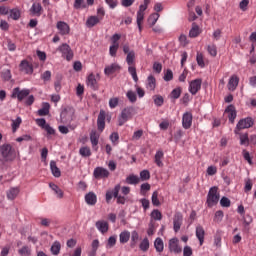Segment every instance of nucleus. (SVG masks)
Masks as SVG:
<instances>
[{
	"label": "nucleus",
	"mask_w": 256,
	"mask_h": 256,
	"mask_svg": "<svg viewBox=\"0 0 256 256\" xmlns=\"http://www.w3.org/2000/svg\"><path fill=\"white\" fill-rule=\"evenodd\" d=\"M255 125V119L253 117H246L242 118L238 121L234 133L235 135H239L240 131H243V129H251Z\"/></svg>",
	"instance_id": "nucleus-5"
},
{
	"label": "nucleus",
	"mask_w": 256,
	"mask_h": 256,
	"mask_svg": "<svg viewBox=\"0 0 256 256\" xmlns=\"http://www.w3.org/2000/svg\"><path fill=\"white\" fill-rule=\"evenodd\" d=\"M155 87H157V80L153 75H149L146 80V89L148 91H155Z\"/></svg>",
	"instance_id": "nucleus-23"
},
{
	"label": "nucleus",
	"mask_w": 256,
	"mask_h": 256,
	"mask_svg": "<svg viewBox=\"0 0 256 256\" xmlns=\"http://www.w3.org/2000/svg\"><path fill=\"white\" fill-rule=\"evenodd\" d=\"M65 53L67 61H71V59H73V50H71V47L67 44H65Z\"/></svg>",
	"instance_id": "nucleus-59"
},
{
	"label": "nucleus",
	"mask_w": 256,
	"mask_h": 256,
	"mask_svg": "<svg viewBox=\"0 0 256 256\" xmlns=\"http://www.w3.org/2000/svg\"><path fill=\"white\" fill-rule=\"evenodd\" d=\"M115 245H117V236H110L106 244V249H113Z\"/></svg>",
	"instance_id": "nucleus-38"
},
{
	"label": "nucleus",
	"mask_w": 256,
	"mask_h": 256,
	"mask_svg": "<svg viewBox=\"0 0 256 256\" xmlns=\"http://www.w3.org/2000/svg\"><path fill=\"white\" fill-rule=\"evenodd\" d=\"M138 241H139V232H137V230H134L131 232V242H130L131 247H135Z\"/></svg>",
	"instance_id": "nucleus-37"
},
{
	"label": "nucleus",
	"mask_w": 256,
	"mask_h": 256,
	"mask_svg": "<svg viewBox=\"0 0 256 256\" xmlns=\"http://www.w3.org/2000/svg\"><path fill=\"white\" fill-rule=\"evenodd\" d=\"M95 179H107L109 177V170L104 167H96L93 172Z\"/></svg>",
	"instance_id": "nucleus-11"
},
{
	"label": "nucleus",
	"mask_w": 256,
	"mask_h": 256,
	"mask_svg": "<svg viewBox=\"0 0 256 256\" xmlns=\"http://www.w3.org/2000/svg\"><path fill=\"white\" fill-rule=\"evenodd\" d=\"M100 21H103L105 17V9L103 7H99L97 9V16H96Z\"/></svg>",
	"instance_id": "nucleus-64"
},
{
	"label": "nucleus",
	"mask_w": 256,
	"mask_h": 256,
	"mask_svg": "<svg viewBox=\"0 0 256 256\" xmlns=\"http://www.w3.org/2000/svg\"><path fill=\"white\" fill-rule=\"evenodd\" d=\"M10 17L14 21L19 20L21 17V10H19L18 8H14V9L10 10Z\"/></svg>",
	"instance_id": "nucleus-42"
},
{
	"label": "nucleus",
	"mask_w": 256,
	"mask_h": 256,
	"mask_svg": "<svg viewBox=\"0 0 256 256\" xmlns=\"http://www.w3.org/2000/svg\"><path fill=\"white\" fill-rule=\"evenodd\" d=\"M86 85L93 91H97V89H99V83L97 81V76H95V74L91 73L86 79Z\"/></svg>",
	"instance_id": "nucleus-12"
},
{
	"label": "nucleus",
	"mask_w": 256,
	"mask_h": 256,
	"mask_svg": "<svg viewBox=\"0 0 256 256\" xmlns=\"http://www.w3.org/2000/svg\"><path fill=\"white\" fill-rule=\"evenodd\" d=\"M182 225H183V214L181 212H176L173 217L174 232L179 233Z\"/></svg>",
	"instance_id": "nucleus-9"
},
{
	"label": "nucleus",
	"mask_w": 256,
	"mask_h": 256,
	"mask_svg": "<svg viewBox=\"0 0 256 256\" xmlns=\"http://www.w3.org/2000/svg\"><path fill=\"white\" fill-rule=\"evenodd\" d=\"M153 101L156 107H163V103H165V99L161 95H154Z\"/></svg>",
	"instance_id": "nucleus-41"
},
{
	"label": "nucleus",
	"mask_w": 256,
	"mask_h": 256,
	"mask_svg": "<svg viewBox=\"0 0 256 256\" xmlns=\"http://www.w3.org/2000/svg\"><path fill=\"white\" fill-rule=\"evenodd\" d=\"M143 19H145V12H137V26L139 31H141V23H143Z\"/></svg>",
	"instance_id": "nucleus-55"
},
{
	"label": "nucleus",
	"mask_w": 256,
	"mask_h": 256,
	"mask_svg": "<svg viewBox=\"0 0 256 256\" xmlns=\"http://www.w3.org/2000/svg\"><path fill=\"white\" fill-rule=\"evenodd\" d=\"M207 51L209 55H211V57H217V46H215L214 44L208 45Z\"/></svg>",
	"instance_id": "nucleus-57"
},
{
	"label": "nucleus",
	"mask_w": 256,
	"mask_h": 256,
	"mask_svg": "<svg viewBox=\"0 0 256 256\" xmlns=\"http://www.w3.org/2000/svg\"><path fill=\"white\" fill-rule=\"evenodd\" d=\"M140 181L141 179L139 178V176L131 174L128 177H126L125 183H127V185H137L139 184Z\"/></svg>",
	"instance_id": "nucleus-28"
},
{
	"label": "nucleus",
	"mask_w": 256,
	"mask_h": 256,
	"mask_svg": "<svg viewBox=\"0 0 256 256\" xmlns=\"http://www.w3.org/2000/svg\"><path fill=\"white\" fill-rule=\"evenodd\" d=\"M31 93V90L29 89H22L19 87H16L12 90V99H18V101H23V99H25V97H29Z\"/></svg>",
	"instance_id": "nucleus-7"
},
{
	"label": "nucleus",
	"mask_w": 256,
	"mask_h": 256,
	"mask_svg": "<svg viewBox=\"0 0 256 256\" xmlns=\"http://www.w3.org/2000/svg\"><path fill=\"white\" fill-rule=\"evenodd\" d=\"M99 23H101V20L97 18V16H90L86 20V27H88V29H91L95 27V25H99Z\"/></svg>",
	"instance_id": "nucleus-26"
},
{
	"label": "nucleus",
	"mask_w": 256,
	"mask_h": 256,
	"mask_svg": "<svg viewBox=\"0 0 256 256\" xmlns=\"http://www.w3.org/2000/svg\"><path fill=\"white\" fill-rule=\"evenodd\" d=\"M105 111L104 110H100V113L98 115L97 118V127H98V131L103 132L105 129Z\"/></svg>",
	"instance_id": "nucleus-17"
},
{
	"label": "nucleus",
	"mask_w": 256,
	"mask_h": 256,
	"mask_svg": "<svg viewBox=\"0 0 256 256\" xmlns=\"http://www.w3.org/2000/svg\"><path fill=\"white\" fill-rule=\"evenodd\" d=\"M139 247H140V250H141V251H144V252H145V251H149V239H148V238H144V239L141 241Z\"/></svg>",
	"instance_id": "nucleus-53"
},
{
	"label": "nucleus",
	"mask_w": 256,
	"mask_h": 256,
	"mask_svg": "<svg viewBox=\"0 0 256 256\" xmlns=\"http://www.w3.org/2000/svg\"><path fill=\"white\" fill-rule=\"evenodd\" d=\"M123 53L126 56V63L128 65V73L131 75L133 81L137 83L139 81V77L137 76V68H135V51L130 50L129 44H125L123 46Z\"/></svg>",
	"instance_id": "nucleus-2"
},
{
	"label": "nucleus",
	"mask_w": 256,
	"mask_h": 256,
	"mask_svg": "<svg viewBox=\"0 0 256 256\" xmlns=\"http://www.w3.org/2000/svg\"><path fill=\"white\" fill-rule=\"evenodd\" d=\"M200 34H201V30L199 29V26L193 25L189 32V37H192V38L199 37Z\"/></svg>",
	"instance_id": "nucleus-40"
},
{
	"label": "nucleus",
	"mask_w": 256,
	"mask_h": 256,
	"mask_svg": "<svg viewBox=\"0 0 256 256\" xmlns=\"http://www.w3.org/2000/svg\"><path fill=\"white\" fill-rule=\"evenodd\" d=\"M120 243L125 244L131 239V232L123 231L119 235Z\"/></svg>",
	"instance_id": "nucleus-33"
},
{
	"label": "nucleus",
	"mask_w": 256,
	"mask_h": 256,
	"mask_svg": "<svg viewBox=\"0 0 256 256\" xmlns=\"http://www.w3.org/2000/svg\"><path fill=\"white\" fill-rule=\"evenodd\" d=\"M163 157H165L163 150H158L154 156V163L157 167H163Z\"/></svg>",
	"instance_id": "nucleus-24"
},
{
	"label": "nucleus",
	"mask_w": 256,
	"mask_h": 256,
	"mask_svg": "<svg viewBox=\"0 0 256 256\" xmlns=\"http://www.w3.org/2000/svg\"><path fill=\"white\" fill-rule=\"evenodd\" d=\"M19 195V188H11L8 192H7V197L8 199H10V201H13V199H16L17 196Z\"/></svg>",
	"instance_id": "nucleus-34"
},
{
	"label": "nucleus",
	"mask_w": 256,
	"mask_h": 256,
	"mask_svg": "<svg viewBox=\"0 0 256 256\" xmlns=\"http://www.w3.org/2000/svg\"><path fill=\"white\" fill-rule=\"evenodd\" d=\"M79 155H81V157H91V148H89L88 146H83L79 149Z\"/></svg>",
	"instance_id": "nucleus-36"
},
{
	"label": "nucleus",
	"mask_w": 256,
	"mask_h": 256,
	"mask_svg": "<svg viewBox=\"0 0 256 256\" xmlns=\"http://www.w3.org/2000/svg\"><path fill=\"white\" fill-rule=\"evenodd\" d=\"M225 216V214L223 213L222 210H218L215 212L214 215V221L215 223H221V221H223V217Z\"/></svg>",
	"instance_id": "nucleus-54"
},
{
	"label": "nucleus",
	"mask_w": 256,
	"mask_h": 256,
	"mask_svg": "<svg viewBox=\"0 0 256 256\" xmlns=\"http://www.w3.org/2000/svg\"><path fill=\"white\" fill-rule=\"evenodd\" d=\"M121 71V66L118 63H112L104 68V74L109 77L117 72Z\"/></svg>",
	"instance_id": "nucleus-15"
},
{
	"label": "nucleus",
	"mask_w": 256,
	"mask_h": 256,
	"mask_svg": "<svg viewBox=\"0 0 256 256\" xmlns=\"http://www.w3.org/2000/svg\"><path fill=\"white\" fill-rule=\"evenodd\" d=\"M182 91L183 90L181 89V87H177V88L173 89L170 94L171 99H179L181 97Z\"/></svg>",
	"instance_id": "nucleus-43"
},
{
	"label": "nucleus",
	"mask_w": 256,
	"mask_h": 256,
	"mask_svg": "<svg viewBox=\"0 0 256 256\" xmlns=\"http://www.w3.org/2000/svg\"><path fill=\"white\" fill-rule=\"evenodd\" d=\"M75 117V108L66 107V121H73Z\"/></svg>",
	"instance_id": "nucleus-35"
},
{
	"label": "nucleus",
	"mask_w": 256,
	"mask_h": 256,
	"mask_svg": "<svg viewBox=\"0 0 256 256\" xmlns=\"http://www.w3.org/2000/svg\"><path fill=\"white\" fill-rule=\"evenodd\" d=\"M154 247L157 253H163V249H165V244L163 243V239L160 237L156 238L154 241Z\"/></svg>",
	"instance_id": "nucleus-30"
},
{
	"label": "nucleus",
	"mask_w": 256,
	"mask_h": 256,
	"mask_svg": "<svg viewBox=\"0 0 256 256\" xmlns=\"http://www.w3.org/2000/svg\"><path fill=\"white\" fill-rule=\"evenodd\" d=\"M159 13H153L149 16L148 18V23L153 27V25H155V23H157V21H159Z\"/></svg>",
	"instance_id": "nucleus-45"
},
{
	"label": "nucleus",
	"mask_w": 256,
	"mask_h": 256,
	"mask_svg": "<svg viewBox=\"0 0 256 256\" xmlns=\"http://www.w3.org/2000/svg\"><path fill=\"white\" fill-rule=\"evenodd\" d=\"M99 133L97 131L92 130L90 132V143L92 145L93 151H99Z\"/></svg>",
	"instance_id": "nucleus-14"
},
{
	"label": "nucleus",
	"mask_w": 256,
	"mask_h": 256,
	"mask_svg": "<svg viewBox=\"0 0 256 256\" xmlns=\"http://www.w3.org/2000/svg\"><path fill=\"white\" fill-rule=\"evenodd\" d=\"M152 205H154V207H159V205H161V202L159 201V192L154 191L152 194Z\"/></svg>",
	"instance_id": "nucleus-51"
},
{
	"label": "nucleus",
	"mask_w": 256,
	"mask_h": 256,
	"mask_svg": "<svg viewBox=\"0 0 256 256\" xmlns=\"http://www.w3.org/2000/svg\"><path fill=\"white\" fill-rule=\"evenodd\" d=\"M1 153H2V157H4V159H7V161H11V160L15 159V157L17 155L15 152V148H13V146H11V144L2 145Z\"/></svg>",
	"instance_id": "nucleus-6"
},
{
	"label": "nucleus",
	"mask_w": 256,
	"mask_h": 256,
	"mask_svg": "<svg viewBox=\"0 0 256 256\" xmlns=\"http://www.w3.org/2000/svg\"><path fill=\"white\" fill-rule=\"evenodd\" d=\"M96 229H98V231H100V233H102L104 235V233H107V231H109V223H107V221L104 220H99L96 222Z\"/></svg>",
	"instance_id": "nucleus-22"
},
{
	"label": "nucleus",
	"mask_w": 256,
	"mask_h": 256,
	"mask_svg": "<svg viewBox=\"0 0 256 256\" xmlns=\"http://www.w3.org/2000/svg\"><path fill=\"white\" fill-rule=\"evenodd\" d=\"M117 51H119V45L117 44H111L109 48V53L111 57H117Z\"/></svg>",
	"instance_id": "nucleus-58"
},
{
	"label": "nucleus",
	"mask_w": 256,
	"mask_h": 256,
	"mask_svg": "<svg viewBox=\"0 0 256 256\" xmlns=\"http://www.w3.org/2000/svg\"><path fill=\"white\" fill-rule=\"evenodd\" d=\"M74 9H87V3H85V0H75Z\"/></svg>",
	"instance_id": "nucleus-46"
},
{
	"label": "nucleus",
	"mask_w": 256,
	"mask_h": 256,
	"mask_svg": "<svg viewBox=\"0 0 256 256\" xmlns=\"http://www.w3.org/2000/svg\"><path fill=\"white\" fill-rule=\"evenodd\" d=\"M240 145L244 147H249L250 145V136L249 133H241L239 132Z\"/></svg>",
	"instance_id": "nucleus-25"
},
{
	"label": "nucleus",
	"mask_w": 256,
	"mask_h": 256,
	"mask_svg": "<svg viewBox=\"0 0 256 256\" xmlns=\"http://www.w3.org/2000/svg\"><path fill=\"white\" fill-rule=\"evenodd\" d=\"M221 207H231V200L229 198L223 196L220 200Z\"/></svg>",
	"instance_id": "nucleus-63"
},
{
	"label": "nucleus",
	"mask_w": 256,
	"mask_h": 256,
	"mask_svg": "<svg viewBox=\"0 0 256 256\" xmlns=\"http://www.w3.org/2000/svg\"><path fill=\"white\" fill-rule=\"evenodd\" d=\"M110 141L113 145H118L119 144V133L113 132L110 135Z\"/></svg>",
	"instance_id": "nucleus-61"
},
{
	"label": "nucleus",
	"mask_w": 256,
	"mask_h": 256,
	"mask_svg": "<svg viewBox=\"0 0 256 256\" xmlns=\"http://www.w3.org/2000/svg\"><path fill=\"white\" fill-rule=\"evenodd\" d=\"M151 190V185L149 183H144L140 187V193L141 195H145L147 191Z\"/></svg>",
	"instance_id": "nucleus-62"
},
{
	"label": "nucleus",
	"mask_w": 256,
	"mask_h": 256,
	"mask_svg": "<svg viewBox=\"0 0 256 256\" xmlns=\"http://www.w3.org/2000/svg\"><path fill=\"white\" fill-rule=\"evenodd\" d=\"M11 77H12L11 70L6 69L2 71L1 79H3V81H11Z\"/></svg>",
	"instance_id": "nucleus-52"
},
{
	"label": "nucleus",
	"mask_w": 256,
	"mask_h": 256,
	"mask_svg": "<svg viewBox=\"0 0 256 256\" xmlns=\"http://www.w3.org/2000/svg\"><path fill=\"white\" fill-rule=\"evenodd\" d=\"M42 12H43V6H41V3L35 2L30 8L31 15H34L35 17H41Z\"/></svg>",
	"instance_id": "nucleus-21"
},
{
	"label": "nucleus",
	"mask_w": 256,
	"mask_h": 256,
	"mask_svg": "<svg viewBox=\"0 0 256 256\" xmlns=\"http://www.w3.org/2000/svg\"><path fill=\"white\" fill-rule=\"evenodd\" d=\"M201 85H203V80L201 78L194 79L189 82L188 91L191 95H195L201 91Z\"/></svg>",
	"instance_id": "nucleus-8"
},
{
	"label": "nucleus",
	"mask_w": 256,
	"mask_h": 256,
	"mask_svg": "<svg viewBox=\"0 0 256 256\" xmlns=\"http://www.w3.org/2000/svg\"><path fill=\"white\" fill-rule=\"evenodd\" d=\"M131 193V188L128 186L121 187V184H117L114 186L112 190H108L106 192V203H111V199L113 197L116 199V203L118 205H125L127 202L126 195Z\"/></svg>",
	"instance_id": "nucleus-1"
},
{
	"label": "nucleus",
	"mask_w": 256,
	"mask_h": 256,
	"mask_svg": "<svg viewBox=\"0 0 256 256\" xmlns=\"http://www.w3.org/2000/svg\"><path fill=\"white\" fill-rule=\"evenodd\" d=\"M134 115H135V108L133 106L124 108L118 117L119 127H123V124L127 123L129 119H133Z\"/></svg>",
	"instance_id": "nucleus-4"
},
{
	"label": "nucleus",
	"mask_w": 256,
	"mask_h": 256,
	"mask_svg": "<svg viewBox=\"0 0 256 256\" xmlns=\"http://www.w3.org/2000/svg\"><path fill=\"white\" fill-rule=\"evenodd\" d=\"M191 125H193V114L185 112L182 116V127L184 129H191Z\"/></svg>",
	"instance_id": "nucleus-13"
},
{
	"label": "nucleus",
	"mask_w": 256,
	"mask_h": 256,
	"mask_svg": "<svg viewBox=\"0 0 256 256\" xmlns=\"http://www.w3.org/2000/svg\"><path fill=\"white\" fill-rule=\"evenodd\" d=\"M50 169L52 171V175H54L55 177H61V170L59 169V167H57V162L55 161H50Z\"/></svg>",
	"instance_id": "nucleus-31"
},
{
	"label": "nucleus",
	"mask_w": 256,
	"mask_h": 256,
	"mask_svg": "<svg viewBox=\"0 0 256 256\" xmlns=\"http://www.w3.org/2000/svg\"><path fill=\"white\" fill-rule=\"evenodd\" d=\"M49 109H51V105L47 102H44L42 104V108L38 110V115L40 117H45V116L49 115Z\"/></svg>",
	"instance_id": "nucleus-29"
},
{
	"label": "nucleus",
	"mask_w": 256,
	"mask_h": 256,
	"mask_svg": "<svg viewBox=\"0 0 256 256\" xmlns=\"http://www.w3.org/2000/svg\"><path fill=\"white\" fill-rule=\"evenodd\" d=\"M238 85H239V76L238 75H232L229 78L227 88L230 91H235V89H237Z\"/></svg>",
	"instance_id": "nucleus-18"
},
{
	"label": "nucleus",
	"mask_w": 256,
	"mask_h": 256,
	"mask_svg": "<svg viewBox=\"0 0 256 256\" xmlns=\"http://www.w3.org/2000/svg\"><path fill=\"white\" fill-rule=\"evenodd\" d=\"M220 197L221 195L219 194V188H217L216 186L211 187L207 194V200H206L207 207H209L210 209L212 207H215V205L219 203Z\"/></svg>",
	"instance_id": "nucleus-3"
},
{
	"label": "nucleus",
	"mask_w": 256,
	"mask_h": 256,
	"mask_svg": "<svg viewBox=\"0 0 256 256\" xmlns=\"http://www.w3.org/2000/svg\"><path fill=\"white\" fill-rule=\"evenodd\" d=\"M196 61L199 67H201L202 69L203 67H205V58L203 57V53L197 52Z\"/></svg>",
	"instance_id": "nucleus-47"
},
{
	"label": "nucleus",
	"mask_w": 256,
	"mask_h": 256,
	"mask_svg": "<svg viewBox=\"0 0 256 256\" xmlns=\"http://www.w3.org/2000/svg\"><path fill=\"white\" fill-rule=\"evenodd\" d=\"M168 249H169L170 253H176V254H179V253H181V251H183V249L179 245L178 238H172L169 240Z\"/></svg>",
	"instance_id": "nucleus-10"
},
{
	"label": "nucleus",
	"mask_w": 256,
	"mask_h": 256,
	"mask_svg": "<svg viewBox=\"0 0 256 256\" xmlns=\"http://www.w3.org/2000/svg\"><path fill=\"white\" fill-rule=\"evenodd\" d=\"M51 71L46 70L45 72H43L40 75V79H42V81H44V83H49V81H51Z\"/></svg>",
	"instance_id": "nucleus-49"
},
{
	"label": "nucleus",
	"mask_w": 256,
	"mask_h": 256,
	"mask_svg": "<svg viewBox=\"0 0 256 256\" xmlns=\"http://www.w3.org/2000/svg\"><path fill=\"white\" fill-rule=\"evenodd\" d=\"M196 237L199 241L200 246L205 243V229L201 225L196 226Z\"/></svg>",
	"instance_id": "nucleus-19"
},
{
	"label": "nucleus",
	"mask_w": 256,
	"mask_h": 256,
	"mask_svg": "<svg viewBox=\"0 0 256 256\" xmlns=\"http://www.w3.org/2000/svg\"><path fill=\"white\" fill-rule=\"evenodd\" d=\"M59 251H61V243L56 241L51 246V253L52 255H59Z\"/></svg>",
	"instance_id": "nucleus-44"
},
{
	"label": "nucleus",
	"mask_w": 256,
	"mask_h": 256,
	"mask_svg": "<svg viewBox=\"0 0 256 256\" xmlns=\"http://www.w3.org/2000/svg\"><path fill=\"white\" fill-rule=\"evenodd\" d=\"M85 202L87 205L97 204V195L94 192H89L85 195Z\"/></svg>",
	"instance_id": "nucleus-27"
},
{
	"label": "nucleus",
	"mask_w": 256,
	"mask_h": 256,
	"mask_svg": "<svg viewBox=\"0 0 256 256\" xmlns=\"http://www.w3.org/2000/svg\"><path fill=\"white\" fill-rule=\"evenodd\" d=\"M151 218L155 221H161V219H163V214H161V211L155 209L151 212Z\"/></svg>",
	"instance_id": "nucleus-50"
},
{
	"label": "nucleus",
	"mask_w": 256,
	"mask_h": 256,
	"mask_svg": "<svg viewBox=\"0 0 256 256\" xmlns=\"http://www.w3.org/2000/svg\"><path fill=\"white\" fill-rule=\"evenodd\" d=\"M20 71L26 75H33V65L27 60H22L20 65Z\"/></svg>",
	"instance_id": "nucleus-16"
},
{
	"label": "nucleus",
	"mask_w": 256,
	"mask_h": 256,
	"mask_svg": "<svg viewBox=\"0 0 256 256\" xmlns=\"http://www.w3.org/2000/svg\"><path fill=\"white\" fill-rule=\"evenodd\" d=\"M49 187L54 191L55 195H57L58 199H63V191L59 186L54 183H50Z\"/></svg>",
	"instance_id": "nucleus-32"
},
{
	"label": "nucleus",
	"mask_w": 256,
	"mask_h": 256,
	"mask_svg": "<svg viewBox=\"0 0 256 256\" xmlns=\"http://www.w3.org/2000/svg\"><path fill=\"white\" fill-rule=\"evenodd\" d=\"M126 97L130 103H135L137 101V94L133 90H129L126 93Z\"/></svg>",
	"instance_id": "nucleus-48"
},
{
	"label": "nucleus",
	"mask_w": 256,
	"mask_h": 256,
	"mask_svg": "<svg viewBox=\"0 0 256 256\" xmlns=\"http://www.w3.org/2000/svg\"><path fill=\"white\" fill-rule=\"evenodd\" d=\"M22 120L21 117H17L16 120L12 122V131L15 133L17 129L21 126Z\"/></svg>",
	"instance_id": "nucleus-56"
},
{
	"label": "nucleus",
	"mask_w": 256,
	"mask_h": 256,
	"mask_svg": "<svg viewBox=\"0 0 256 256\" xmlns=\"http://www.w3.org/2000/svg\"><path fill=\"white\" fill-rule=\"evenodd\" d=\"M225 113L228 114V119L230 123H235V119H237V111L235 110V106H228L225 110Z\"/></svg>",
	"instance_id": "nucleus-20"
},
{
	"label": "nucleus",
	"mask_w": 256,
	"mask_h": 256,
	"mask_svg": "<svg viewBox=\"0 0 256 256\" xmlns=\"http://www.w3.org/2000/svg\"><path fill=\"white\" fill-rule=\"evenodd\" d=\"M223 235V231L221 230H217L215 236H214V245L216 247H221V238Z\"/></svg>",
	"instance_id": "nucleus-39"
},
{
	"label": "nucleus",
	"mask_w": 256,
	"mask_h": 256,
	"mask_svg": "<svg viewBox=\"0 0 256 256\" xmlns=\"http://www.w3.org/2000/svg\"><path fill=\"white\" fill-rule=\"evenodd\" d=\"M18 253L22 256H29L31 255V249H29V246H23L21 249L18 250Z\"/></svg>",
	"instance_id": "nucleus-60"
}]
</instances>
